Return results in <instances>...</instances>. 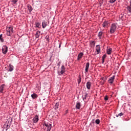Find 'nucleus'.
Returning a JSON list of instances; mask_svg holds the SVG:
<instances>
[{
	"instance_id": "obj_1",
	"label": "nucleus",
	"mask_w": 131,
	"mask_h": 131,
	"mask_svg": "<svg viewBox=\"0 0 131 131\" xmlns=\"http://www.w3.org/2000/svg\"><path fill=\"white\" fill-rule=\"evenodd\" d=\"M13 122V118H9L3 126V131H7L11 127V124Z\"/></svg>"
},
{
	"instance_id": "obj_2",
	"label": "nucleus",
	"mask_w": 131,
	"mask_h": 131,
	"mask_svg": "<svg viewBox=\"0 0 131 131\" xmlns=\"http://www.w3.org/2000/svg\"><path fill=\"white\" fill-rule=\"evenodd\" d=\"M43 126H45L44 130L46 131H51V129H52V123L44 121L43 123Z\"/></svg>"
},
{
	"instance_id": "obj_3",
	"label": "nucleus",
	"mask_w": 131,
	"mask_h": 131,
	"mask_svg": "<svg viewBox=\"0 0 131 131\" xmlns=\"http://www.w3.org/2000/svg\"><path fill=\"white\" fill-rule=\"evenodd\" d=\"M13 27L9 26L7 27L6 28V35L7 36H11L12 35V33H13Z\"/></svg>"
},
{
	"instance_id": "obj_4",
	"label": "nucleus",
	"mask_w": 131,
	"mask_h": 131,
	"mask_svg": "<svg viewBox=\"0 0 131 131\" xmlns=\"http://www.w3.org/2000/svg\"><path fill=\"white\" fill-rule=\"evenodd\" d=\"M116 28H117V26H116V24H112L111 27L110 32L111 34L114 33L116 31Z\"/></svg>"
},
{
	"instance_id": "obj_5",
	"label": "nucleus",
	"mask_w": 131,
	"mask_h": 131,
	"mask_svg": "<svg viewBox=\"0 0 131 131\" xmlns=\"http://www.w3.org/2000/svg\"><path fill=\"white\" fill-rule=\"evenodd\" d=\"M2 53L4 55H6L8 53V46L4 45L2 47Z\"/></svg>"
},
{
	"instance_id": "obj_6",
	"label": "nucleus",
	"mask_w": 131,
	"mask_h": 131,
	"mask_svg": "<svg viewBox=\"0 0 131 131\" xmlns=\"http://www.w3.org/2000/svg\"><path fill=\"white\" fill-rule=\"evenodd\" d=\"M27 8H28V11H29V14H31V12L33 11V8L31 5H30V4H27Z\"/></svg>"
},
{
	"instance_id": "obj_7",
	"label": "nucleus",
	"mask_w": 131,
	"mask_h": 131,
	"mask_svg": "<svg viewBox=\"0 0 131 131\" xmlns=\"http://www.w3.org/2000/svg\"><path fill=\"white\" fill-rule=\"evenodd\" d=\"M33 94H31V97L33 100H36L38 98V95L34 92H32Z\"/></svg>"
},
{
	"instance_id": "obj_8",
	"label": "nucleus",
	"mask_w": 131,
	"mask_h": 131,
	"mask_svg": "<svg viewBox=\"0 0 131 131\" xmlns=\"http://www.w3.org/2000/svg\"><path fill=\"white\" fill-rule=\"evenodd\" d=\"M114 79H115V75H113L112 77H110L108 80V82L109 83L112 84L114 81Z\"/></svg>"
},
{
	"instance_id": "obj_9",
	"label": "nucleus",
	"mask_w": 131,
	"mask_h": 131,
	"mask_svg": "<svg viewBox=\"0 0 131 131\" xmlns=\"http://www.w3.org/2000/svg\"><path fill=\"white\" fill-rule=\"evenodd\" d=\"M9 69L7 70L8 72H12L14 70V66L12 64L10 63L8 66Z\"/></svg>"
},
{
	"instance_id": "obj_10",
	"label": "nucleus",
	"mask_w": 131,
	"mask_h": 131,
	"mask_svg": "<svg viewBox=\"0 0 131 131\" xmlns=\"http://www.w3.org/2000/svg\"><path fill=\"white\" fill-rule=\"evenodd\" d=\"M38 120H39L38 116L37 115H36L35 117H34L32 119V121L34 123H36L38 122Z\"/></svg>"
},
{
	"instance_id": "obj_11",
	"label": "nucleus",
	"mask_w": 131,
	"mask_h": 131,
	"mask_svg": "<svg viewBox=\"0 0 131 131\" xmlns=\"http://www.w3.org/2000/svg\"><path fill=\"white\" fill-rule=\"evenodd\" d=\"M96 52H97V54H100V53H101V49L100 48V45H96Z\"/></svg>"
},
{
	"instance_id": "obj_12",
	"label": "nucleus",
	"mask_w": 131,
	"mask_h": 131,
	"mask_svg": "<svg viewBox=\"0 0 131 131\" xmlns=\"http://www.w3.org/2000/svg\"><path fill=\"white\" fill-rule=\"evenodd\" d=\"M35 25L36 28H41V25H40V23L35 21Z\"/></svg>"
},
{
	"instance_id": "obj_13",
	"label": "nucleus",
	"mask_w": 131,
	"mask_h": 131,
	"mask_svg": "<svg viewBox=\"0 0 131 131\" xmlns=\"http://www.w3.org/2000/svg\"><path fill=\"white\" fill-rule=\"evenodd\" d=\"M80 107H81V103H80L79 102H77L76 105V109L77 110H79V109H80Z\"/></svg>"
},
{
	"instance_id": "obj_14",
	"label": "nucleus",
	"mask_w": 131,
	"mask_h": 131,
	"mask_svg": "<svg viewBox=\"0 0 131 131\" xmlns=\"http://www.w3.org/2000/svg\"><path fill=\"white\" fill-rule=\"evenodd\" d=\"M110 23L109 21H104L102 24V27L103 28H105L106 26H108L109 25Z\"/></svg>"
},
{
	"instance_id": "obj_15",
	"label": "nucleus",
	"mask_w": 131,
	"mask_h": 131,
	"mask_svg": "<svg viewBox=\"0 0 131 131\" xmlns=\"http://www.w3.org/2000/svg\"><path fill=\"white\" fill-rule=\"evenodd\" d=\"M48 25V23L46 21V20H43L42 22V27L43 29L47 27V26Z\"/></svg>"
},
{
	"instance_id": "obj_16",
	"label": "nucleus",
	"mask_w": 131,
	"mask_h": 131,
	"mask_svg": "<svg viewBox=\"0 0 131 131\" xmlns=\"http://www.w3.org/2000/svg\"><path fill=\"white\" fill-rule=\"evenodd\" d=\"M88 96H89V94H88V93L86 92L84 94V95L82 96V99L84 101H85V100H89Z\"/></svg>"
},
{
	"instance_id": "obj_17",
	"label": "nucleus",
	"mask_w": 131,
	"mask_h": 131,
	"mask_svg": "<svg viewBox=\"0 0 131 131\" xmlns=\"http://www.w3.org/2000/svg\"><path fill=\"white\" fill-rule=\"evenodd\" d=\"M83 57V53L80 52L78 55V57H77V60L78 61H79L81 58Z\"/></svg>"
},
{
	"instance_id": "obj_18",
	"label": "nucleus",
	"mask_w": 131,
	"mask_h": 131,
	"mask_svg": "<svg viewBox=\"0 0 131 131\" xmlns=\"http://www.w3.org/2000/svg\"><path fill=\"white\" fill-rule=\"evenodd\" d=\"M91 86H92V83L90 81L87 82L86 88L88 89V90H91Z\"/></svg>"
},
{
	"instance_id": "obj_19",
	"label": "nucleus",
	"mask_w": 131,
	"mask_h": 131,
	"mask_svg": "<svg viewBox=\"0 0 131 131\" xmlns=\"http://www.w3.org/2000/svg\"><path fill=\"white\" fill-rule=\"evenodd\" d=\"M89 67H90V62H87L85 65V72H88Z\"/></svg>"
},
{
	"instance_id": "obj_20",
	"label": "nucleus",
	"mask_w": 131,
	"mask_h": 131,
	"mask_svg": "<svg viewBox=\"0 0 131 131\" xmlns=\"http://www.w3.org/2000/svg\"><path fill=\"white\" fill-rule=\"evenodd\" d=\"M112 53V48H110L109 49H107L106 50V53L107 55H111V53Z\"/></svg>"
},
{
	"instance_id": "obj_21",
	"label": "nucleus",
	"mask_w": 131,
	"mask_h": 131,
	"mask_svg": "<svg viewBox=\"0 0 131 131\" xmlns=\"http://www.w3.org/2000/svg\"><path fill=\"white\" fill-rule=\"evenodd\" d=\"M40 35V31H37L35 34V38H38L39 37V36Z\"/></svg>"
},
{
	"instance_id": "obj_22",
	"label": "nucleus",
	"mask_w": 131,
	"mask_h": 131,
	"mask_svg": "<svg viewBox=\"0 0 131 131\" xmlns=\"http://www.w3.org/2000/svg\"><path fill=\"white\" fill-rule=\"evenodd\" d=\"M107 57V55L106 54H104L102 57V63L104 64V62H105V59H106Z\"/></svg>"
},
{
	"instance_id": "obj_23",
	"label": "nucleus",
	"mask_w": 131,
	"mask_h": 131,
	"mask_svg": "<svg viewBox=\"0 0 131 131\" xmlns=\"http://www.w3.org/2000/svg\"><path fill=\"white\" fill-rule=\"evenodd\" d=\"M60 105V103L59 102H56L54 106V108L55 110H57L58 108H59V106Z\"/></svg>"
},
{
	"instance_id": "obj_24",
	"label": "nucleus",
	"mask_w": 131,
	"mask_h": 131,
	"mask_svg": "<svg viewBox=\"0 0 131 131\" xmlns=\"http://www.w3.org/2000/svg\"><path fill=\"white\" fill-rule=\"evenodd\" d=\"M5 88V84H3L0 86V93L4 92V89Z\"/></svg>"
},
{
	"instance_id": "obj_25",
	"label": "nucleus",
	"mask_w": 131,
	"mask_h": 131,
	"mask_svg": "<svg viewBox=\"0 0 131 131\" xmlns=\"http://www.w3.org/2000/svg\"><path fill=\"white\" fill-rule=\"evenodd\" d=\"M66 72V71H63L61 70V71L57 72V73L58 75H63V74H64V73H65Z\"/></svg>"
},
{
	"instance_id": "obj_26",
	"label": "nucleus",
	"mask_w": 131,
	"mask_h": 131,
	"mask_svg": "<svg viewBox=\"0 0 131 131\" xmlns=\"http://www.w3.org/2000/svg\"><path fill=\"white\" fill-rule=\"evenodd\" d=\"M102 35H103V32L100 31L98 34V36L99 39H101V38H102Z\"/></svg>"
},
{
	"instance_id": "obj_27",
	"label": "nucleus",
	"mask_w": 131,
	"mask_h": 131,
	"mask_svg": "<svg viewBox=\"0 0 131 131\" xmlns=\"http://www.w3.org/2000/svg\"><path fill=\"white\" fill-rule=\"evenodd\" d=\"M126 9L128 13H131V5H130L129 6H127L126 7Z\"/></svg>"
},
{
	"instance_id": "obj_28",
	"label": "nucleus",
	"mask_w": 131,
	"mask_h": 131,
	"mask_svg": "<svg viewBox=\"0 0 131 131\" xmlns=\"http://www.w3.org/2000/svg\"><path fill=\"white\" fill-rule=\"evenodd\" d=\"M10 2L12 3V5H16L18 3V0H10Z\"/></svg>"
},
{
	"instance_id": "obj_29",
	"label": "nucleus",
	"mask_w": 131,
	"mask_h": 131,
	"mask_svg": "<svg viewBox=\"0 0 131 131\" xmlns=\"http://www.w3.org/2000/svg\"><path fill=\"white\" fill-rule=\"evenodd\" d=\"M90 46L91 48H93V47H95V41H92L90 43Z\"/></svg>"
},
{
	"instance_id": "obj_30",
	"label": "nucleus",
	"mask_w": 131,
	"mask_h": 131,
	"mask_svg": "<svg viewBox=\"0 0 131 131\" xmlns=\"http://www.w3.org/2000/svg\"><path fill=\"white\" fill-rule=\"evenodd\" d=\"M0 41H1V42H4L5 41V40L3 37V34H0Z\"/></svg>"
},
{
	"instance_id": "obj_31",
	"label": "nucleus",
	"mask_w": 131,
	"mask_h": 131,
	"mask_svg": "<svg viewBox=\"0 0 131 131\" xmlns=\"http://www.w3.org/2000/svg\"><path fill=\"white\" fill-rule=\"evenodd\" d=\"M101 80H103L102 84H104V83L105 82V81H106V80H107V78H106L105 77H102L101 78Z\"/></svg>"
},
{
	"instance_id": "obj_32",
	"label": "nucleus",
	"mask_w": 131,
	"mask_h": 131,
	"mask_svg": "<svg viewBox=\"0 0 131 131\" xmlns=\"http://www.w3.org/2000/svg\"><path fill=\"white\" fill-rule=\"evenodd\" d=\"M78 83L79 84L81 82V77H79V79H77Z\"/></svg>"
},
{
	"instance_id": "obj_33",
	"label": "nucleus",
	"mask_w": 131,
	"mask_h": 131,
	"mask_svg": "<svg viewBox=\"0 0 131 131\" xmlns=\"http://www.w3.org/2000/svg\"><path fill=\"white\" fill-rule=\"evenodd\" d=\"M123 115V113H120L118 115H116V117H118L120 116V117H121Z\"/></svg>"
},
{
	"instance_id": "obj_34",
	"label": "nucleus",
	"mask_w": 131,
	"mask_h": 131,
	"mask_svg": "<svg viewBox=\"0 0 131 131\" xmlns=\"http://www.w3.org/2000/svg\"><path fill=\"white\" fill-rule=\"evenodd\" d=\"M123 17H124V15L121 14L119 15V19H121V20H122V19H123Z\"/></svg>"
},
{
	"instance_id": "obj_35",
	"label": "nucleus",
	"mask_w": 131,
	"mask_h": 131,
	"mask_svg": "<svg viewBox=\"0 0 131 131\" xmlns=\"http://www.w3.org/2000/svg\"><path fill=\"white\" fill-rule=\"evenodd\" d=\"M95 123L96 124H100V119H96L95 120Z\"/></svg>"
},
{
	"instance_id": "obj_36",
	"label": "nucleus",
	"mask_w": 131,
	"mask_h": 131,
	"mask_svg": "<svg viewBox=\"0 0 131 131\" xmlns=\"http://www.w3.org/2000/svg\"><path fill=\"white\" fill-rule=\"evenodd\" d=\"M116 0H110L109 3L110 4H114Z\"/></svg>"
},
{
	"instance_id": "obj_37",
	"label": "nucleus",
	"mask_w": 131,
	"mask_h": 131,
	"mask_svg": "<svg viewBox=\"0 0 131 131\" xmlns=\"http://www.w3.org/2000/svg\"><path fill=\"white\" fill-rule=\"evenodd\" d=\"M61 70H63V71H66V70H65V69H66V68H65V66H64V65H62V66H61Z\"/></svg>"
},
{
	"instance_id": "obj_38",
	"label": "nucleus",
	"mask_w": 131,
	"mask_h": 131,
	"mask_svg": "<svg viewBox=\"0 0 131 131\" xmlns=\"http://www.w3.org/2000/svg\"><path fill=\"white\" fill-rule=\"evenodd\" d=\"M104 100H105V101H108V96L106 95V96L104 97Z\"/></svg>"
},
{
	"instance_id": "obj_39",
	"label": "nucleus",
	"mask_w": 131,
	"mask_h": 131,
	"mask_svg": "<svg viewBox=\"0 0 131 131\" xmlns=\"http://www.w3.org/2000/svg\"><path fill=\"white\" fill-rule=\"evenodd\" d=\"M61 45H62V42H60L59 43V49H60V48H61Z\"/></svg>"
},
{
	"instance_id": "obj_40",
	"label": "nucleus",
	"mask_w": 131,
	"mask_h": 131,
	"mask_svg": "<svg viewBox=\"0 0 131 131\" xmlns=\"http://www.w3.org/2000/svg\"><path fill=\"white\" fill-rule=\"evenodd\" d=\"M46 38L47 41H49V40H50V39H49V36H46Z\"/></svg>"
},
{
	"instance_id": "obj_41",
	"label": "nucleus",
	"mask_w": 131,
	"mask_h": 131,
	"mask_svg": "<svg viewBox=\"0 0 131 131\" xmlns=\"http://www.w3.org/2000/svg\"><path fill=\"white\" fill-rule=\"evenodd\" d=\"M29 127H30L31 128H32V124H29Z\"/></svg>"
},
{
	"instance_id": "obj_42",
	"label": "nucleus",
	"mask_w": 131,
	"mask_h": 131,
	"mask_svg": "<svg viewBox=\"0 0 131 131\" xmlns=\"http://www.w3.org/2000/svg\"><path fill=\"white\" fill-rule=\"evenodd\" d=\"M68 113V110H67L66 111V114H65V115H66V114H67Z\"/></svg>"
},
{
	"instance_id": "obj_43",
	"label": "nucleus",
	"mask_w": 131,
	"mask_h": 131,
	"mask_svg": "<svg viewBox=\"0 0 131 131\" xmlns=\"http://www.w3.org/2000/svg\"><path fill=\"white\" fill-rule=\"evenodd\" d=\"M57 66H58V67H60V62H58L57 63Z\"/></svg>"
},
{
	"instance_id": "obj_44",
	"label": "nucleus",
	"mask_w": 131,
	"mask_h": 131,
	"mask_svg": "<svg viewBox=\"0 0 131 131\" xmlns=\"http://www.w3.org/2000/svg\"><path fill=\"white\" fill-rule=\"evenodd\" d=\"M129 1L130 5H131V0H129Z\"/></svg>"
},
{
	"instance_id": "obj_45",
	"label": "nucleus",
	"mask_w": 131,
	"mask_h": 131,
	"mask_svg": "<svg viewBox=\"0 0 131 131\" xmlns=\"http://www.w3.org/2000/svg\"><path fill=\"white\" fill-rule=\"evenodd\" d=\"M51 58H52V57H51ZM51 58H50V59H49V61H51Z\"/></svg>"
}]
</instances>
